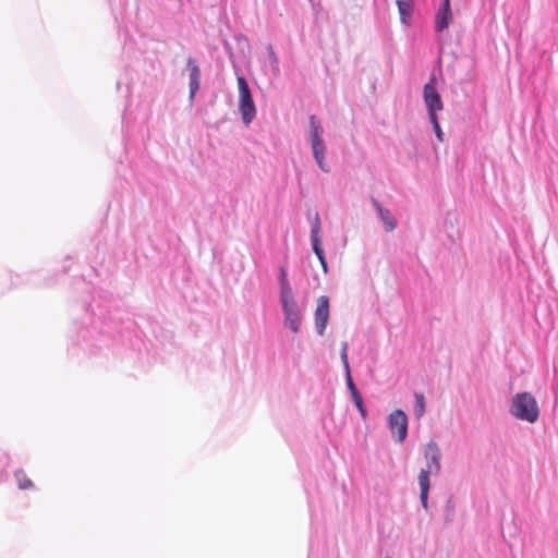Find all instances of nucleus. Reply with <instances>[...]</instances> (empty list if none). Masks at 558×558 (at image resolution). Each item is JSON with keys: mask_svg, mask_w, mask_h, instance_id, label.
Returning <instances> with one entry per match:
<instances>
[{"mask_svg": "<svg viewBox=\"0 0 558 558\" xmlns=\"http://www.w3.org/2000/svg\"><path fill=\"white\" fill-rule=\"evenodd\" d=\"M341 361H342V364H343V367L345 371L348 387L351 391L354 403H355L356 408L359 409L360 413L362 414V416L365 417L366 410L364 408L362 397H361L360 392L357 391V389L352 380L351 374H350V366H349V360H348V343L347 342H343L341 345Z\"/></svg>", "mask_w": 558, "mask_h": 558, "instance_id": "5", "label": "nucleus"}, {"mask_svg": "<svg viewBox=\"0 0 558 558\" xmlns=\"http://www.w3.org/2000/svg\"><path fill=\"white\" fill-rule=\"evenodd\" d=\"M279 284H280V299L293 296L291 286L288 281L286 267L280 268Z\"/></svg>", "mask_w": 558, "mask_h": 558, "instance_id": "16", "label": "nucleus"}, {"mask_svg": "<svg viewBox=\"0 0 558 558\" xmlns=\"http://www.w3.org/2000/svg\"><path fill=\"white\" fill-rule=\"evenodd\" d=\"M433 472L421 470L418 474V485L421 488L420 499L424 509L428 507V492H429V475Z\"/></svg>", "mask_w": 558, "mask_h": 558, "instance_id": "11", "label": "nucleus"}, {"mask_svg": "<svg viewBox=\"0 0 558 558\" xmlns=\"http://www.w3.org/2000/svg\"><path fill=\"white\" fill-rule=\"evenodd\" d=\"M319 233H320V220H319L318 214L316 213L315 217H314L312 231H311V238H312L313 251H314L315 255L317 256V258L319 256L324 255V251L320 246Z\"/></svg>", "mask_w": 558, "mask_h": 558, "instance_id": "12", "label": "nucleus"}, {"mask_svg": "<svg viewBox=\"0 0 558 558\" xmlns=\"http://www.w3.org/2000/svg\"><path fill=\"white\" fill-rule=\"evenodd\" d=\"M284 314L286 326L294 333L299 332L301 325V315L298 310L294 296L280 299Z\"/></svg>", "mask_w": 558, "mask_h": 558, "instance_id": "4", "label": "nucleus"}, {"mask_svg": "<svg viewBox=\"0 0 558 558\" xmlns=\"http://www.w3.org/2000/svg\"><path fill=\"white\" fill-rule=\"evenodd\" d=\"M423 97L428 111L442 110L444 105L440 95L436 90L434 78H432L429 83L424 85Z\"/></svg>", "mask_w": 558, "mask_h": 558, "instance_id": "8", "label": "nucleus"}, {"mask_svg": "<svg viewBox=\"0 0 558 558\" xmlns=\"http://www.w3.org/2000/svg\"><path fill=\"white\" fill-rule=\"evenodd\" d=\"M318 259H319L320 263H323V260H326L325 259V255L319 256Z\"/></svg>", "mask_w": 558, "mask_h": 558, "instance_id": "22", "label": "nucleus"}, {"mask_svg": "<svg viewBox=\"0 0 558 558\" xmlns=\"http://www.w3.org/2000/svg\"><path fill=\"white\" fill-rule=\"evenodd\" d=\"M320 264H322L324 272H327V262L323 260V263H320Z\"/></svg>", "mask_w": 558, "mask_h": 558, "instance_id": "21", "label": "nucleus"}, {"mask_svg": "<svg viewBox=\"0 0 558 558\" xmlns=\"http://www.w3.org/2000/svg\"><path fill=\"white\" fill-rule=\"evenodd\" d=\"M425 470L433 472V474H438L440 471V451L435 442L427 444L425 448Z\"/></svg>", "mask_w": 558, "mask_h": 558, "instance_id": "9", "label": "nucleus"}, {"mask_svg": "<svg viewBox=\"0 0 558 558\" xmlns=\"http://www.w3.org/2000/svg\"><path fill=\"white\" fill-rule=\"evenodd\" d=\"M389 428L397 441L402 442L408 434V417L402 410H396L389 415Z\"/></svg>", "mask_w": 558, "mask_h": 558, "instance_id": "6", "label": "nucleus"}, {"mask_svg": "<svg viewBox=\"0 0 558 558\" xmlns=\"http://www.w3.org/2000/svg\"><path fill=\"white\" fill-rule=\"evenodd\" d=\"M373 205L377 209L383 222L385 223L387 231H393L397 227V221L390 211L384 207L376 201L373 199Z\"/></svg>", "mask_w": 558, "mask_h": 558, "instance_id": "13", "label": "nucleus"}, {"mask_svg": "<svg viewBox=\"0 0 558 558\" xmlns=\"http://www.w3.org/2000/svg\"><path fill=\"white\" fill-rule=\"evenodd\" d=\"M236 81L239 87V110L243 122L248 125L256 116V108L245 77L238 76Z\"/></svg>", "mask_w": 558, "mask_h": 558, "instance_id": "2", "label": "nucleus"}, {"mask_svg": "<svg viewBox=\"0 0 558 558\" xmlns=\"http://www.w3.org/2000/svg\"><path fill=\"white\" fill-rule=\"evenodd\" d=\"M329 320V299L322 295L317 299L315 310V326L318 335L323 336Z\"/></svg>", "mask_w": 558, "mask_h": 558, "instance_id": "7", "label": "nucleus"}, {"mask_svg": "<svg viewBox=\"0 0 558 558\" xmlns=\"http://www.w3.org/2000/svg\"><path fill=\"white\" fill-rule=\"evenodd\" d=\"M511 413L517 418L534 423L539 416V409L535 398L529 392H521L513 397Z\"/></svg>", "mask_w": 558, "mask_h": 558, "instance_id": "1", "label": "nucleus"}, {"mask_svg": "<svg viewBox=\"0 0 558 558\" xmlns=\"http://www.w3.org/2000/svg\"><path fill=\"white\" fill-rule=\"evenodd\" d=\"M415 416L417 418H421L425 413V398L424 395L421 392L415 393Z\"/></svg>", "mask_w": 558, "mask_h": 558, "instance_id": "18", "label": "nucleus"}, {"mask_svg": "<svg viewBox=\"0 0 558 558\" xmlns=\"http://www.w3.org/2000/svg\"><path fill=\"white\" fill-rule=\"evenodd\" d=\"M310 126H311V140H312V149L314 157L323 171H327L324 166V157H325V144L322 138L323 129L315 116H311L310 118Z\"/></svg>", "mask_w": 558, "mask_h": 558, "instance_id": "3", "label": "nucleus"}, {"mask_svg": "<svg viewBox=\"0 0 558 558\" xmlns=\"http://www.w3.org/2000/svg\"><path fill=\"white\" fill-rule=\"evenodd\" d=\"M452 21V12L450 9V0H444L442 5L436 14V29L442 32Z\"/></svg>", "mask_w": 558, "mask_h": 558, "instance_id": "10", "label": "nucleus"}, {"mask_svg": "<svg viewBox=\"0 0 558 558\" xmlns=\"http://www.w3.org/2000/svg\"><path fill=\"white\" fill-rule=\"evenodd\" d=\"M14 476L20 489H29L33 487V482L31 481V478H28V476L23 470H17L14 473Z\"/></svg>", "mask_w": 558, "mask_h": 558, "instance_id": "17", "label": "nucleus"}, {"mask_svg": "<svg viewBox=\"0 0 558 558\" xmlns=\"http://www.w3.org/2000/svg\"><path fill=\"white\" fill-rule=\"evenodd\" d=\"M397 5L402 24L408 25V19L411 16L413 10L412 0H397Z\"/></svg>", "mask_w": 558, "mask_h": 558, "instance_id": "15", "label": "nucleus"}, {"mask_svg": "<svg viewBox=\"0 0 558 558\" xmlns=\"http://www.w3.org/2000/svg\"><path fill=\"white\" fill-rule=\"evenodd\" d=\"M437 111H428L430 123L433 124V128L436 125H439L438 119H437Z\"/></svg>", "mask_w": 558, "mask_h": 558, "instance_id": "19", "label": "nucleus"}, {"mask_svg": "<svg viewBox=\"0 0 558 558\" xmlns=\"http://www.w3.org/2000/svg\"><path fill=\"white\" fill-rule=\"evenodd\" d=\"M189 64L191 65V69H190V94H191V97H193L199 87L201 71H199L198 65H196L192 60H189Z\"/></svg>", "mask_w": 558, "mask_h": 558, "instance_id": "14", "label": "nucleus"}, {"mask_svg": "<svg viewBox=\"0 0 558 558\" xmlns=\"http://www.w3.org/2000/svg\"><path fill=\"white\" fill-rule=\"evenodd\" d=\"M434 131H435V134H436V136H437L438 141H439V142H444V133H442V131H441L440 125H436V126H434Z\"/></svg>", "mask_w": 558, "mask_h": 558, "instance_id": "20", "label": "nucleus"}]
</instances>
